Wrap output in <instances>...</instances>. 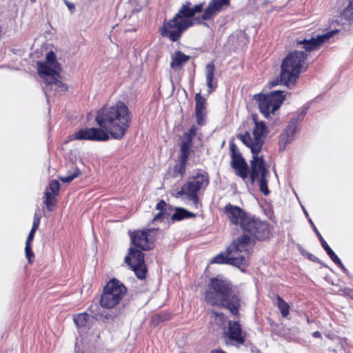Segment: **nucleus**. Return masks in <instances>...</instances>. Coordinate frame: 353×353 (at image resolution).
<instances>
[{"label": "nucleus", "instance_id": "nucleus-7", "mask_svg": "<svg viewBox=\"0 0 353 353\" xmlns=\"http://www.w3.org/2000/svg\"><path fill=\"white\" fill-rule=\"evenodd\" d=\"M209 184V176L207 172H199L190 178L189 181L185 183L180 191L176 193V198L186 199L191 201V205L194 208H199L198 193L205 190Z\"/></svg>", "mask_w": 353, "mask_h": 353}, {"label": "nucleus", "instance_id": "nucleus-10", "mask_svg": "<svg viewBox=\"0 0 353 353\" xmlns=\"http://www.w3.org/2000/svg\"><path fill=\"white\" fill-rule=\"evenodd\" d=\"M268 132V127L264 123H257L252 130V134L247 132L239 137L250 148L251 152L255 154L261 151Z\"/></svg>", "mask_w": 353, "mask_h": 353}, {"label": "nucleus", "instance_id": "nucleus-47", "mask_svg": "<svg viewBox=\"0 0 353 353\" xmlns=\"http://www.w3.org/2000/svg\"><path fill=\"white\" fill-rule=\"evenodd\" d=\"M31 3H34L36 0H30Z\"/></svg>", "mask_w": 353, "mask_h": 353}, {"label": "nucleus", "instance_id": "nucleus-26", "mask_svg": "<svg viewBox=\"0 0 353 353\" xmlns=\"http://www.w3.org/2000/svg\"><path fill=\"white\" fill-rule=\"evenodd\" d=\"M74 321L78 327H84L88 321L87 313H80L74 316Z\"/></svg>", "mask_w": 353, "mask_h": 353}, {"label": "nucleus", "instance_id": "nucleus-41", "mask_svg": "<svg viewBox=\"0 0 353 353\" xmlns=\"http://www.w3.org/2000/svg\"><path fill=\"white\" fill-rule=\"evenodd\" d=\"M32 251L31 243L26 242L25 247V252H28Z\"/></svg>", "mask_w": 353, "mask_h": 353}, {"label": "nucleus", "instance_id": "nucleus-25", "mask_svg": "<svg viewBox=\"0 0 353 353\" xmlns=\"http://www.w3.org/2000/svg\"><path fill=\"white\" fill-rule=\"evenodd\" d=\"M81 172L79 168L74 167L68 174L60 176L59 179L63 183H70L77 178Z\"/></svg>", "mask_w": 353, "mask_h": 353}, {"label": "nucleus", "instance_id": "nucleus-3", "mask_svg": "<svg viewBox=\"0 0 353 353\" xmlns=\"http://www.w3.org/2000/svg\"><path fill=\"white\" fill-rule=\"evenodd\" d=\"M191 3L186 2L183 4L175 16L168 21H164L160 31L163 37L175 42L181 37L182 33L189 27L197 23L194 17L195 14L202 11L203 3L190 7Z\"/></svg>", "mask_w": 353, "mask_h": 353}, {"label": "nucleus", "instance_id": "nucleus-38", "mask_svg": "<svg viewBox=\"0 0 353 353\" xmlns=\"http://www.w3.org/2000/svg\"><path fill=\"white\" fill-rule=\"evenodd\" d=\"M37 230L34 229V228H32L30 233H29V235L27 238V240H26V242H30L31 243L32 241L34 239V234L36 232Z\"/></svg>", "mask_w": 353, "mask_h": 353}, {"label": "nucleus", "instance_id": "nucleus-35", "mask_svg": "<svg viewBox=\"0 0 353 353\" xmlns=\"http://www.w3.org/2000/svg\"><path fill=\"white\" fill-rule=\"evenodd\" d=\"M310 222L311 223V225H312V228H313V230L315 232V233L316 234V236L319 237V239L321 242V244L322 245V247L325 249V250L326 251L327 249H329L330 247L328 245V244L327 243V242L324 240V239L323 238V236L321 235V234L319 233V232L317 230V229L316 228V227L314 226V223H312V221L311 220H310Z\"/></svg>", "mask_w": 353, "mask_h": 353}, {"label": "nucleus", "instance_id": "nucleus-15", "mask_svg": "<svg viewBox=\"0 0 353 353\" xmlns=\"http://www.w3.org/2000/svg\"><path fill=\"white\" fill-rule=\"evenodd\" d=\"M230 151L231 165L234 169L236 174L245 181L250 172L248 164L234 144L230 146Z\"/></svg>", "mask_w": 353, "mask_h": 353}, {"label": "nucleus", "instance_id": "nucleus-16", "mask_svg": "<svg viewBox=\"0 0 353 353\" xmlns=\"http://www.w3.org/2000/svg\"><path fill=\"white\" fill-rule=\"evenodd\" d=\"M223 212L232 224L239 225L240 227L249 214L240 207L233 205L230 203H228L225 205Z\"/></svg>", "mask_w": 353, "mask_h": 353}, {"label": "nucleus", "instance_id": "nucleus-24", "mask_svg": "<svg viewBox=\"0 0 353 353\" xmlns=\"http://www.w3.org/2000/svg\"><path fill=\"white\" fill-rule=\"evenodd\" d=\"M55 194H52L48 190H46L44 196V203L49 211H52V207L56 205L57 199Z\"/></svg>", "mask_w": 353, "mask_h": 353}, {"label": "nucleus", "instance_id": "nucleus-37", "mask_svg": "<svg viewBox=\"0 0 353 353\" xmlns=\"http://www.w3.org/2000/svg\"><path fill=\"white\" fill-rule=\"evenodd\" d=\"M207 86L208 88V94H210L216 88V82L213 83V81H206Z\"/></svg>", "mask_w": 353, "mask_h": 353}, {"label": "nucleus", "instance_id": "nucleus-12", "mask_svg": "<svg viewBox=\"0 0 353 353\" xmlns=\"http://www.w3.org/2000/svg\"><path fill=\"white\" fill-rule=\"evenodd\" d=\"M241 228L249 237L257 240H264L269 234L268 224L250 214L242 223Z\"/></svg>", "mask_w": 353, "mask_h": 353}, {"label": "nucleus", "instance_id": "nucleus-32", "mask_svg": "<svg viewBox=\"0 0 353 353\" xmlns=\"http://www.w3.org/2000/svg\"><path fill=\"white\" fill-rule=\"evenodd\" d=\"M326 252L334 263L339 265L342 269L345 270V267L343 264L341 263L340 259L337 256V255L330 248L326 250Z\"/></svg>", "mask_w": 353, "mask_h": 353}, {"label": "nucleus", "instance_id": "nucleus-19", "mask_svg": "<svg viewBox=\"0 0 353 353\" xmlns=\"http://www.w3.org/2000/svg\"><path fill=\"white\" fill-rule=\"evenodd\" d=\"M230 0H210L202 15V19L204 20L212 19L221 12L225 6H228Z\"/></svg>", "mask_w": 353, "mask_h": 353}, {"label": "nucleus", "instance_id": "nucleus-48", "mask_svg": "<svg viewBox=\"0 0 353 353\" xmlns=\"http://www.w3.org/2000/svg\"><path fill=\"white\" fill-rule=\"evenodd\" d=\"M277 84H278V83H277V82H276V83L274 82V83H272V85H277Z\"/></svg>", "mask_w": 353, "mask_h": 353}, {"label": "nucleus", "instance_id": "nucleus-22", "mask_svg": "<svg viewBox=\"0 0 353 353\" xmlns=\"http://www.w3.org/2000/svg\"><path fill=\"white\" fill-rule=\"evenodd\" d=\"M170 67L174 70H180L184 63L190 59V57L180 51H176L171 55Z\"/></svg>", "mask_w": 353, "mask_h": 353}, {"label": "nucleus", "instance_id": "nucleus-21", "mask_svg": "<svg viewBox=\"0 0 353 353\" xmlns=\"http://www.w3.org/2000/svg\"><path fill=\"white\" fill-rule=\"evenodd\" d=\"M298 119L294 118L289 123L287 129L285 130V132L282 134L280 139V148L283 147L282 150H283L287 145L288 143L291 142L293 139V135L296 132L297 130V122Z\"/></svg>", "mask_w": 353, "mask_h": 353}, {"label": "nucleus", "instance_id": "nucleus-6", "mask_svg": "<svg viewBox=\"0 0 353 353\" xmlns=\"http://www.w3.org/2000/svg\"><path fill=\"white\" fill-rule=\"evenodd\" d=\"M250 249V237L243 234L233 241L225 253L213 257L211 263L230 264L243 270L248 265Z\"/></svg>", "mask_w": 353, "mask_h": 353}, {"label": "nucleus", "instance_id": "nucleus-11", "mask_svg": "<svg viewBox=\"0 0 353 353\" xmlns=\"http://www.w3.org/2000/svg\"><path fill=\"white\" fill-rule=\"evenodd\" d=\"M259 101V108L265 118H268L270 113L274 114L277 110L285 97L283 91H274L270 94H260L256 96Z\"/></svg>", "mask_w": 353, "mask_h": 353}, {"label": "nucleus", "instance_id": "nucleus-18", "mask_svg": "<svg viewBox=\"0 0 353 353\" xmlns=\"http://www.w3.org/2000/svg\"><path fill=\"white\" fill-rule=\"evenodd\" d=\"M196 133V128L193 125L181 137L180 155L183 156V159L189 158L190 148L192 145V139Z\"/></svg>", "mask_w": 353, "mask_h": 353}, {"label": "nucleus", "instance_id": "nucleus-20", "mask_svg": "<svg viewBox=\"0 0 353 353\" xmlns=\"http://www.w3.org/2000/svg\"><path fill=\"white\" fill-rule=\"evenodd\" d=\"M206 112V99L201 96L200 92L196 93L195 96V115L199 125H202L204 123Z\"/></svg>", "mask_w": 353, "mask_h": 353}, {"label": "nucleus", "instance_id": "nucleus-45", "mask_svg": "<svg viewBox=\"0 0 353 353\" xmlns=\"http://www.w3.org/2000/svg\"><path fill=\"white\" fill-rule=\"evenodd\" d=\"M212 353H225L224 352H223L222 350H214L212 352Z\"/></svg>", "mask_w": 353, "mask_h": 353}, {"label": "nucleus", "instance_id": "nucleus-34", "mask_svg": "<svg viewBox=\"0 0 353 353\" xmlns=\"http://www.w3.org/2000/svg\"><path fill=\"white\" fill-rule=\"evenodd\" d=\"M213 319L214 322L219 325H223L225 321V317L223 313H219L214 311H212Z\"/></svg>", "mask_w": 353, "mask_h": 353}, {"label": "nucleus", "instance_id": "nucleus-13", "mask_svg": "<svg viewBox=\"0 0 353 353\" xmlns=\"http://www.w3.org/2000/svg\"><path fill=\"white\" fill-rule=\"evenodd\" d=\"M125 262L130 266L137 278L139 279L145 278L147 270L144 254L141 250L130 248L129 254L125 256Z\"/></svg>", "mask_w": 353, "mask_h": 353}, {"label": "nucleus", "instance_id": "nucleus-43", "mask_svg": "<svg viewBox=\"0 0 353 353\" xmlns=\"http://www.w3.org/2000/svg\"><path fill=\"white\" fill-rule=\"evenodd\" d=\"M312 335L316 338L321 337V333L318 331L313 332Z\"/></svg>", "mask_w": 353, "mask_h": 353}, {"label": "nucleus", "instance_id": "nucleus-17", "mask_svg": "<svg viewBox=\"0 0 353 353\" xmlns=\"http://www.w3.org/2000/svg\"><path fill=\"white\" fill-rule=\"evenodd\" d=\"M226 343L243 344L245 341L241 325L238 322H229L228 329L225 333Z\"/></svg>", "mask_w": 353, "mask_h": 353}, {"label": "nucleus", "instance_id": "nucleus-30", "mask_svg": "<svg viewBox=\"0 0 353 353\" xmlns=\"http://www.w3.org/2000/svg\"><path fill=\"white\" fill-rule=\"evenodd\" d=\"M167 206V203L161 200L160 201L156 206L157 210H159V212L156 214L153 219V221H158L162 218V216L164 215L163 210L165 209Z\"/></svg>", "mask_w": 353, "mask_h": 353}, {"label": "nucleus", "instance_id": "nucleus-42", "mask_svg": "<svg viewBox=\"0 0 353 353\" xmlns=\"http://www.w3.org/2000/svg\"><path fill=\"white\" fill-rule=\"evenodd\" d=\"M252 120H253V121H254V125H256V123H263V121H259L257 120V116H256V114H252Z\"/></svg>", "mask_w": 353, "mask_h": 353}, {"label": "nucleus", "instance_id": "nucleus-29", "mask_svg": "<svg viewBox=\"0 0 353 353\" xmlns=\"http://www.w3.org/2000/svg\"><path fill=\"white\" fill-rule=\"evenodd\" d=\"M215 66L213 63L207 64L205 67L206 81H213Z\"/></svg>", "mask_w": 353, "mask_h": 353}, {"label": "nucleus", "instance_id": "nucleus-2", "mask_svg": "<svg viewBox=\"0 0 353 353\" xmlns=\"http://www.w3.org/2000/svg\"><path fill=\"white\" fill-rule=\"evenodd\" d=\"M337 32V30H332L324 34H318L311 38L297 40L296 45L303 48L305 51L295 50L290 52L284 58L281 65V82L287 87L293 86L300 74L307 67L308 52L319 50L325 42L327 41Z\"/></svg>", "mask_w": 353, "mask_h": 353}, {"label": "nucleus", "instance_id": "nucleus-44", "mask_svg": "<svg viewBox=\"0 0 353 353\" xmlns=\"http://www.w3.org/2000/svg\"><path fill=\"white\" fill-rule=\"evenodd\" d=\"M305 114V112L303 111L299 115V118H301V119H303V116Z\"/></svg>", "mask_w": 353, "mask_h": 353}, {"label": "nucleus", "instance_id": "nucleus-31", "mask_svg": "<svg viewBox=\"0 0 353 353\" xmlns=\"http://www.w3.org/2000/svg\"><path fill=\"white\" fill-rule=\"evenodd\" d=\"M179 159H180V163H179V165H175L174 170H175V172H176L182 175L185 172V168H186V164H187L188 158L183 159V156L179 155Z\"/></svg>", "mask_w": 353, "mask_h": 353}, {"label": "nucleus", "instance_id": "nucleus-8", "mask_svg": "<svg viewBox=\"0 0 353 353\" xmlns=\"http://www.w3.org/2000/svg\"><path fill=\"white\" fill-rule=\"evenodd\" d=\"M260 152L252 154L250 161L251 170L250 172V181L253 183L256 180L259 181V189L264 195H268L270 191L268 188L267 178L269 176V171L265 166L263 155H259Z\"/></svg>", "mask_w": 353, "mask_h": 353}, {"label": "nucleus", "instance_id": "nucleus-1", "mask_svg": "<svg viewBox=\"0 0 353 353\" xmlns=\"http://www.w3.org/2000/svg\"><path fill=\"white\" fill-rule=\"evenodd\" d=\"M95 121L100 128L79 129L69 137V141H105L109 140L110 136L121 140L130 126L132 114L123 102L118 101L100 108Z\"/></svg>", "mask_w": 353, "mask_h": 353}, {"label": "nucleus", "instance_id": "nucleus-33", "mask_svg": "<svg viewBox=\"0 0 353 353\" xmlns=\"http://www.w3.org/2000/svg\"><path fill=\"white\" fill-rule=\"evenodd\" d=\"M46 190H48L52 194L58 195L60 190V183L57 180H52Z\"/></svg>", "mask_w": 353, "mask_h": 353}, {"label": "nucleus", "instance_id": "nucleus-36", "mask_svg": "<svg viewBox=\"0 0 353 353\" xmlns=\"http://www.w3.org/2000/svg\"><path fill=\"white\" fill-rule=\"evenodd\" d=\"M39 223H40V216L37 213H35V214L34 216V219H33L32 228H34V229L37 230L39 228Z\"/></svg>", "mask_w": 353, "mask_h": 353}, {"label": "nucleus", "instance_id": "nucleus-14", "mask_svg": "<svg viewBox=\"0 0 353 353\" xmlns=\"http://www.w3.org/2000/svg\"><path fill=\"white\" fill-rule=\"evenodd\" d=\"M154 232V229L134 231L130 234L131 243L141 250H150L153 247Z\"/></svg>", "mask_w": 353, "mask_h": 353}, {"label": "nucleus", "instance_id": "nucleus-27", "mask_svg": "<svg viewBox=\"0 0 353 353\" xmlns=\"http://www.w3.org/2000/svg\"><path fill=\"white\" fill-rule=\"evenodd\" d=\"M277 305L283 317H286L290 313L289 305L280 296L277 297Z\"/></svg>", "mask_w": 353, "mask_h": 353}, {"label": "nucleus", "instance_id": "nucleus-46", "mask_svg": "<svg viewBox=\"0 0 353 353\" xmlns=\"http://www.w3.org/2000/svg\"><path fill=\"white\" fill-rule=\"evenodd\" d=\"M148 3V1L147 0H145L143 2V5H146Z\"/></svg>", "mask_w": 353, "mask_h": 353}, {"label": "nucleus", "instance_id": "nucleus-39", "mask_svg": "<svg viewBox=\"0 0 353 353\" xmlns=\"http://www.w3.org/2000/svg\"><path fill=\"white\" fill-rule=\"evenodd\" d=\"M65 5L68 8V9L72 12L74 9V4L72 2L68 1L67 0H64Z\"/></svg>", "mask_w": 353, "mask_h": 353}, {"label": "nucleus", "instance_id": "nucleus-4", "mask_svg": "<svg viewBox=\"0 0 353 353\" xmlns=\"http://www.w3.org/2000/svg\"><path fill=\"white\" fill-rule=\"evenodd\" d=\"M37 68L39 77L43 80V88L48 99L51 94L67 90V85L61 79V65L53 51L47 52L44 61L37 63Z\"/></svg>", "mask_w": 353, "mask_h": 353}, {"label": "nucleus", "instance_id": "nucleus-5", "mask_svg": "<svg viewBox=\"0 0 353 353\" xmlns=\"http://www.w3.org/2000/svg\"><path fill=\"white\" fill-rule=\"evenodd\" d=\"M205 298L211 305L228 308L234 315L238 314L239 300L232 294V285L226 280L212 279Z\"/></svg>", "mask_w": 353, "mask_h": 353}, {"label": "nucleus", "instance_id": "nucleus-28", "mask_svg": "<svg viewBox=\"0 0 353 353\" xmlns=\"http://www.w3.org/2000/svg\"><path fill=\"white\" fill-rule=\"evenodd\" d=\"M344 19L348 21H353V0H349V4L341 13Z\"/></svg>", "mask_w": 353, "mask_h": 353}, {"label": "nucleus", "instance_id": "nucleus-9", "mask_svg": "<svg viewBox=\"0 0 353 353\" xmlns=\"http://www.w3.org/2000/svg\"><path fill=\"white\" fill-rule=\"evenodd\" d=\"M126 292L125 287L117 279L110 280L104 288L101 298V305L105 308L115 307Z\"/></svg>", "mask_w": 353, "mask_h": 353}, {"label": "nucleus", "instance_id": "nucleus-40", "mask_svg": "<svg viewBox=\"0 0 353 353\" xmlns=\"http://www.w3.org/2000/svg\"><path fill=\"white\" fill-rule=\"evenodd\" d=\"M25 253H26V257L28 260V262L32 263V259L34 258L33 252L31 251V252H25Z\"/></svg>", "mask_w": 353, "mask_h": 353}, {"label": "nucleus", "instance_id": "nucleus-23", "mask_svg": "<svg viewBox=\"0 0 353 353\" xmlns=\"http://www.w3.org/2000/svg\"><path fill=\"white\" fill-rule=\"evenodd\" d=\"M194 214L183 208H177L171 216L172 221H181L185 218L194 216Z\"/></svg>", "mask_w": 353, "mask_h": 353}]
</instances>
